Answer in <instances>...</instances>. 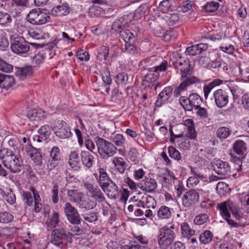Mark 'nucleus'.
Wrapping results in <instances>:
<instances>
[{
	"label": "nucleus",
	"instance_id": "nucleus-1",
	"mask_svg": "<svg viewBox=\"0 0 249 249\" xmlns=\"http://www.w3.org/2000/svg\"><path fill=\"white\" fill-rule=\"evenodd\" d=\"M178 67L180 71V76L183 80L174 91V95L176 97L186 91L188 87L194 84H199L201 82L200 79L197 77L192 76L193 68L191 66L189 60H185L178 63Z\"/></svg>",
	"mask_w": 249,
	"mask_h": 249
},
{
	"label": "nucleus",
	"instance_id": "nucleus-2",
	"mask_svg": "<svg viewBox=\"0 0 249 249\" xmlns=\"http://www.w3.org/2000/svg\"><path fill=\"white\" fill-rule=\"evenodd\" d=\"M233 164L231 168L229 163L221 160H217L213 161V166L214 170L218 175H227L229 173L235 178L237 174L235 171L240 172L242 170V159L239 158L233 159Z\"/></svg>",
	"mask_w": 249,
	"mask_h": 249
},
{
	"label": "nucleus",
	"instance_id": "nucleus-3",
	"mask_svg": "<svg viewBox=\"0 0 249 249\" xmlns=\"http://www.w3.org/2000/svg\"><path fill=\"white\" fill-rule=\"evenodd\" d=\"M0 158L4 166L12 173L20 171L22 161L18 156L11 150L3 148L0 150Z\"/></svg>",
	"mask_w": 249,
	"mask_h": 249
},
{
	"label": "nucleus",
	"instance_id": "nucleus-4",
	"mask_svg": "<svg viewBox=\"0 0 249 249\" xmlns=\"http://www.w3.org/2000/svg\"><path fill=\"white\" fill-rule=\"evenodd\" d=\"M100 156L103 159L113 156L117 152V148L111 142L99 136L94 139Z\"/></svg>",
	"mask_w": 249,
	"mask_h": 249
},
{
	"label": "nucleus",
	"instance_id": "nucleus-5",
	"mask_svg": "<svg viewBox=\"0 0 249 249\" xmlns=\"http://www.w3.org/2000/svg\"><path fill=\"white\" fill-rule=\"evenodd\" d=\"M174 228V226H165L160 230L158 241L160 249H166L173 242L175 234L172 229Z\"/></svg>",
	"mask_w": 249,
	"mask_h": 249
},
{
	"label": "nucleus",
	"instance_id": "nucleus-6",
	"mask_svg": "<svg viewBox=\"0 0 249 249\" xmlns=\"http://www.w3.org/2000/svg\"><path fill=\"white\" fill-rule=\"evenodd\" d=\"M231 204H232V202L230 201H223L218 203L216 205V208L219 210V214L222 218L227 222L231 228H237L242 225L240 223L234 221L231 218V214L230 211Z\"/></svg>",
	"mask_w": 249,
	"mask_h": 249
},
{
	"label": "nucleus",
	"instance_id": "nucleus-7",
	"mask_svg": "<svg viewBox=\"0 0 249 249\" xmlns=\"http://www.w3.org/2000/svg\"><path fill=\"white\" fill-rule=\"evenodd\" d=\"M27 20L34 25H42L50 20L49 14L39 8L32 9L27 16Z\"/></svg>",
	"mask_w": 249,
	"mask_h": 249
},
{
	"label": "nucleus",
	"instance_id": "nucleus-8",
	"mask_svg": "<svg viewBox=\"0 0 249 249\" xmlns=\"http://www.w3.org/2000/svg\"><path fill=\"white\" fill-rule=\"evenodd\" d=\"M179 100L181 106L187 111H192L193 107H199L203 103L201 97L196 93L190 94L188 97L181 96Z\"/></svg>",
	"mask_w": 249,
	"mask_h": 249
},
{
	"label": "nucleus",
	"instance_id": "nucleus-9",
	"mask_svg": "<svg viewBox=\"0 0 249 249\" xmlns=\"http://www.w3.org/2000/svg\"><path fill=\"white\" fill-rule=\"evenodd\" d=\"M11 48L14 53L21 54L27 53L30 46L22 36L14 35L11 38Z\"/></svg>",
	"mask_w": 249,
	"mask_h": 249
},
{
	"label": "nucleus",
	"instance_id": "nucleus-10",
	"mask_svg": "<svg viewBox=\"0 0 249 249\" xmlns=\"http://www.w3.org/2000/svg\"><path fill=\"white\" fill-rule=\"evenodd\" d=\"M63 239L67 240L70 243L71 242V237L67 234L66 231L63 228L54 230L51 233L50 242L58 249L63 246Z\"/></svg>",
	"mask_w": 249,
	"mask_h": 249
},
{
	"label": "nucleus",
	"instance_id": "nucleus-11",
	"mask_svg": "<svg viewBox=\"0 0 249 249\" xmlns=\"http://www.w3.org/2000/svg\"><path fill=\"white\" fill-rule=\"evenodd\" d=\"M64 212L67 219L71 223L76 225L80 223L81 218L77 210L70 202L65 204Z\"/></svg>",
	"mask_w": 249,
	"mask_h": 249
},
{
	"label": "nucleus",
	"instance_id": "nucleus-12",
	"mask_svg": "<svg viewBox=\"0 0 249 249\" xmlns=\"http://www.w3.org/2000/svg\"><path fill=\"white\" fill-rule=\"evenodd\" d=\"M212 100H213L215 105L219 108L226 107L229 103V93L222 89H218L213 91Z\"/></svg>",
	"mask_w": 249,
	"mask_h": 249
},
{
	"label": "nucleus",
	"instance_id": "nucleus-13",
	"mask_svg": "<svg viewBox=\"0 0 249 249\" xmlns=\"http://www.w3.org/2000/svg\"><path fill=\"white\" fill-rule=\"evenodd\" d=\"M198 191L192 189L187 191L182 197V205L190 208L198 202L199 199V193Z\"/></svg>",
	"mask_w": 249,
	"mask_h": 249
},
{
	"label": "nucleus",
	"instance_id": "nucleus-14",
	"mask_svg": "<svg viewBox=\"0 0 249 249\" xmlns=\"http://www.w3.org/2000/svg\"><path fill=\"white\" fill-rule=\"evenodd\" d=\"M84 187L91 197L94 198L97 202L100 203L105 201L104 195L98 186L89 182H86L84 184Z\"/></svg>",
	"mask_w": 249,
	"mask_h": 249
},
{
	"label": "nucleus",
	"instance_id": "nucleus-15",
	"mask_svg": "<svg viewBox=\"0 0 249 249\" xmlns=\"http://www.w3.org/2000/svg\"><path fill=\"white\" fill-rule=\"evenodd\" d=\"M22 151L24 155L29 157L33 162L37 165L42 163V156L38 150L33 147L31 144L23 145Z\"/></svg>",
	"mask_w": 249,
	"mask_h": 249
},
{
	"label": "nucleus",
	"instance_id": "nucleus-16",
	"mask_svg": "<svg viewBox=\"0 0 249 249\" xmlns=\"http://www.w3.org/2000/svg\"><path fill=\"white\" fill-rule=\"evenodd\" d=\"M53 130L56 135L61 139L69 138L72 134L70 127L63 121H56L53 126Z\"/></svg>",
	"mask_w": 249,
	"mask_h": 249
},
{
	"label": "nucleus",
	"instance_id": "nucleus-17",
	"mask_svg": "<svg viewBox=\"0 0 249 249\" xmlns=\"http://www.w3.org/2000/svg\"><path fill=\"white\" fill-rule=\"evenodd\" d=\"M138 186L142 191L149 193L155 192L158 187L157 181L155 179L146 177L138 183Z\"/></svg>",
	"mask_w": 249,
	"mask_h": 249
},
{
	"label": "nucleus",
	"instance_id": "nucleus-18",
	"mask_svg": "<svg viewBox=\"0 0 249 249\" xmlns=\"http://www.w3.org/2000/svg\"><path fill=\"white\" fill-rule=\"evenodd\" d=\"M101 187L109 198L116 199L119 196L118 187L111 180Z\"/></svg>",
	"mask_w": 249,
	"mask_h": 249
},
{
	"label": "nucleus",
	"instance_id": "nucleus-19",
	"mask_svg": "<svg viewBox=\"0 0 249 249\" xmlns=\"http://www.w3.org/2000/svg\"><path fill=\"white\" fill-rule=\"evenodd\" d=\"M61 160V153L58 147L54 146L52 148L50 154V159L49 160L47 167L50 170H52L57 166Z\"/></svg>",
	"mask_w": 249,
	"mask_h": 249
},
{
	"label": "nucleus",
	"instance_id": "nucleus-20",
	"mask_svg": "<svg viewBox=\"0 0 249 249\" xmlns=\"http://www.w3.org/2000/svg\"><path fill=\"white\" fill-rule=\"evenodd\" d=\"M67 195L69 200L76 203L79 207L86 198L83 193L79 192L75 190H69L67 192Z\"/></svg>",
	"mask_w": 249,
	"mask_h": 249
},
{
	"label": "nucleus",
	"instance_id": "nucleus-21",
	"mask_svg": "<svg viewBox=\"0 0 249 249\" xmlns=\"http://www.w3.org/2000/svg\"><path fill=\"white\" fill-rule=\"evenodd\" d=\"M159 75L157 73H150L147 74L142 81V85L152 88L154 87L155 90L159 86L160 83L158 81Z\"/></svg>",
	"mask_w": 249,
	"mask_h": 249
},
{
	"label": "nucleus",
	"instance_id": "nucleus-22",
	"mask_svg": "<svg viewBox=\"0 0 249 249\" xmlns=\"http://www.w3.org/2000/svg\"><path fill=\"white\" fill-rule=\"evenodd\" d=\"M172 91L173 89L171 86L165 88L158 95V99L156 103L157 106L160 107L163 104L167 102L171 97Z\"/></svg>",
	"mask_w": 249,
	"mask_h": 249
},
{
	"label": "nucleus",
	"instance_id": "nucleus-23",
	"mask_svg": "<svg viewBox=\"0 0 249 249\" xmlns=\"http://www.w3.org/2000/svg\"><path fill=\"white\" fill-rule=\"evenodd\" d=\"M70 12L69 6L67 3H63L53 7L51 10L52 15L56 17L67 15Z\"/></svg>",
	"mask_w": 249,
	"mask_h": 249
},
{
	"label": "nucleus",
	"instance_id": "nucleus-24",
	"mask_svg": "<svg viewBox=\"0 0 249 249\" xmlns=\"http://www.w3.org/2000/svg\"><path fill=\"white\" fill-rule=\"evenodd\" d=\"M207 48L208 45L207 44L200 43L187 47L185 51V53L192 56L196 55L206 50Z\"/></svg>",
	"mask_w": 249,
	"mask_h": 249
},
{
	"label": "nucleus",
	"instance_id": "nucleus-25",
	"mask_svg": "<svg viewBox=\"0 0 249 249\" xmlns=\"http://www.w3.org/2000/svg\"><path fill=\"white\" fill-rule=\"evenodd\" d=\"M69 164L71 169L74 171L79 170L81 168L80 160L77 151H72L69 156Z\"/></svg>",
	"mask_w": 249,
	"mask_h": 249
},
{
	"label": "nucleus",
	"instance_id": "nucleus-26",
	"mask_svg": "<svg viewBox=\"0 0 249 249\" xmlns=\"http://www.w3.org/2000/svg\"><path fill=\"white\" fill-rule=\"evenodd\" d=\"M80 159L83 164L86 167H91L94 163V157L88 151H82L80 153Z\"/></svg>",
	"mask_w": 249,
	"mask_h": 249
},
{
	"label": "nucleus",
	"instance_id": "nucleus-27",
	"mask_svg": "<svg viewBox=\"0 0 249 249\" xmlns=\"http://www.w3.org/2000/svg\"><path fill=\"white\" fill-rule=\"evenodd\" d=\"M223 84V81L219 79L213 80L209 83L205 85L203 87L204 95L205 100L208 98L209 94L211 90L215 87Z\"/></svg>",
	"mask_w": 249,
	"mask_h": 249
},
{
	"label": "nucleus",
	"instance_id": "nucleus-28",
	"mask_svg": "<svg viewBox=\"0 0 249 249\" xmlns=\"http://www.w3.org/2000/svg\"><path fill=\"white\" fill-rule=\"evenodd\" d=\"M181 233L182 237L190 239L195 234V231L192 229L187 222H183L180 225Z\"/></svg>",
	"mask_w": 249,
	"mask_h": 249
},
{
	"label": "nucleus",
	"instance_id": "nucleus-29",
	"mask_svg": "<svg viewBox=\"0 0 249 249\" xmlns=\"http://www.w3.org/2000/svg\"><path fill=\"white\" fill-rule=\"evenodd\" d=\"M112 163L117 170L120 173H124L126 169V162L121 157H115L113 159Z\"/></svg>",
	"mask_w": 249,
	"mask_h": 249
},
{
	"label": "nucleus",
	"instance_id": "nucleus-30",
	"mask_svg": "<svg viewBox=\"0 0 249 249\" xmlns=\"http://www.w3.org/2000/svg\"><path fill=\"white\" fill-rule=\"evenodd\" d=\"M233 150L238 155L243 156L247 150L246 144L242 140H237L233 144Z\"/></svg>",
	"mask_w": 249,
	"mask_h": 249
},
{
	"label": "nucleus",
	"instance_id": "nucleus-31",
	"mask_svg": "<svg viewBox=\"0 0 249 249\" xmlns=\"http://www.w3.org/2000/svg\"><path fill=\"white\" fill-rule=\"evenodd\" d=\"M32 73L33 70L31 66H25L18 69L16 72V75L21 80H23L26 77L31 75Z\"/></svg>",
	"mask_w": 249,
	"mask_h": 249
},
{
	"label": "nucleus",
	"instance_id": "nucleus-32",
	"mask_svg": "<svg viewBox=\"0 0 249 249\" xmlns=\"http://www.w3.org/2000/svg\"><path fill=\"white\" fill-rule=\"evenodd\" d=\"M157 215L160 219H168L171 217L172 213L169 207L162 206L158 211Z\"/></svg>",
	"mask_w": 249,
	"mask_h": 249
},
{
	"label": "nucleus",
	"instance_id": "nucleus-33",
	"mask_svg": "<svg viewBox=\"0 0 249 249\" xmlns=\"http://www.w3.org/2000/svg\"><path fill=\"white\" fill-rule=\"evenodd\" d=\"M15 83L13 76L5 74L0 87L5 89H8L12 87Z\"/></svg>",
	"mask_w": 249,
	"mask_h": 249
},
{
	"label": "nucleus",
	"instance_id": "nucleus-34",
	"mask_svg": "<svg viewBox=\"0 0 249 249\" xmlns=\"http://www.w3.org/2000/svg\"><path fill=\"white\" fill-rule=\"evenodd\" d=\"M0 194L2 195L3 198L10 204L12 205L16 202V196L11 189H8L6 192L1 190Z\"/></svg>",
	"mask_w": 249,
	"mask_h": 249
},
{
	"label": "nucleus",
	"instance_id": "nucleus-35",
	"mask_svg": "<svg viewBox=\"0 0 249 249\" xmlns=\"http://www.w3.org/2000/svg\"><path fill=\"white\" fill-rule=\"evenodd\" d=\"M59 213L57 212H54L51 217L46 221L47 227L50 229L55 228L58 223L59 218Z\"/></svg>",
	"mask_w": 249,
	"mask_h": 249
},
{
	"label": "nucleus",
	"instance_id": "nucleus-36",
	"mask_svg": "<svg viewBox=\"0 0 249 249\" xmlns=\"http://www.w3.org/2000/svg\"><path fill=\"white\" fill-rule=\"evenodd\" d=\"M30 190L34 196L35 203L34 210L36 213H38L41 211L42 206V205L40 202L41 201L40 197L34 187H31Z\"/></svg>",
	"mask_w": 249,
	"mask_h": 249
},
{
	"label": "nucleus",
	"instance_id": "nucleus-37",
	"mask_svg": "<svg viewBox=\"0 0 249 249\" xmlns=\"http://www.w3.org/2000/svg\"><path fill=\"white\" fill-rule=\"evenodd\" d=\"M99 175L98 182L100 187L103 186L105 183L111 180L110 178L108 177L106 171L103 168H100L99 169Z\"/></svg>",
	"mask_w": 249,
	"mask_h": 249
},
{
	"label": "nucleus",
	"instance_id": "nucleus-38",
	"mask_svg": "<svg viewBox=\"0 0 249 249\" xmlns=\"http://www.w3.org/2000/svg\"><path fill=\"white\" fill-rule=\"evenodd\" d=\"M230 212L232 216L238 221L241 220L243 218V213L241 211L240 208L233 203L230 207Z\"/></svg>",
	"mask_w": 249,
	"mask_h": 249
},
{
	"label": "nucleus",
	"instance_id": "nucleus-39",
	"mask_svg": "<svg viewBox=\"0 0 249 249\" xmlns=\"http://www.w3.org/2000/svg\"><path fill=\"white\" fill-rule=\"evenodd\" d=\"M176 142L178 148L183 150H187L190 147V142L189 139L186 137H180V139L177 140Z\"/></svg>",
	"mask_w": 249,
	"mask_h": 249
},
{
	"label": "nucleus",
	"instance_id": "nucleus-40",
	"mask_svg": "<svg viewBox=\"0 0 249 249\" xmlns=\"http://www.w3.org/2000/svg\"><path fill=\"white\" fill-rule=\"evenodd\" d=\"M143 201L144 207L147 208L154 209L156 206V201L152 197L148 195H145L142 196Z\"/></svg>",
	"mask_w": 249,
	"mask_h": 249
},
{
	"label": "nucleus",
	"instance_id": "nucleus-41",
	"mask_svg": "<svg viewBox=\"0 0 249 249\" xmlns=\"http://www.w3.org/2000/svg\"><path fill=\"white\" fill-rule=\"evenodd\" d=\"M12 19L11 16L7 13L0 12V25L8 26L12 22Z\"/></svg>",
	"mask_w": 249,
	"mask_h": 249
},
{
	"label": "nucleus",
	"instance_id": "nucleus-42",
	"mask_svg": "<svg viewBox=\"0 0 249 249\" xmlns=\"http://www.w3.org/2000/svg\"><path fill=\"white\" fill-rule=\"evenodd\" d=\"M96 205V202L90 198L86 197L82 203V204L80 205V208L90 210L95 207Z\"/></svg>",
	"mask_w": 249,
	"mask_h": 249
},
{
	"label": "nucleus",
	"instance_id": "nucleus-43",
	"mask_svg": "<svg viewBox=\"0 0 249 249\" xmlns=\"http://www.w3.org/2000/svg\"><path fill=\"white\" fill-rule=\"evenodd\" d=\"M213 238V234L210 231L206 230L200 234L199 237V241L202 244H207L210 243Z\"/></svg>",
	"mask_w": 249,
	"mask_h": 249
},
{
	"label": "nucleus",
	"instance_id": "nucleus-44",
	"mask_svg": "<svg viewBox=\"0 0 249 249\" xmlns=\"http://www.w3.org/2000/svg\"><path fill=\"white\" fill-rule=\"evenodd\" d=\"M159 10L163 13H167L172 11V3L169 0L161 1L158 7Z\"/></svg>",
	"mask_w": 249,
	"mask_h": 249
},
{
	"label": "nucleus",
	"instance_id": "nucleus-45",
	"mask_svg": "<svg viewBox=\"0 0 249 249\" xmlns=\"http://www.w3.org/2000/svg\"><path fill=\"white\" fill-rule=\"evenodd\" d=\"M38 132L41 138L45 140L50 135L51 128L48 125H44L40 127Z\"/></svg>",
	"mask_w": 249,
	"mask_h": 249
},
{
	"label": "nucleus",
	"instance_id": "nucleus-46",
	"mask_svg": "<svg viewBox=\"0 0 249 249\" xmlns=\"http://www.w3.org/2000/svg\"><path fill=\"white\" fill-rule=\"evenodd\" d=\"M231 131L229 128L221 127L217 130L216 136L219 139H225L231 134Z\"/></svg>",
	"mask_w": 249,
	"mask_h": 249
},
{
	"label": "nucleus",
	"instance_id": "nucleus-47",
	"mask_svg": "<svg viewBox=\"0 0 249 249\" xmlns=\"http://www.w3.org/2000/svg\"><path fill=\"white\" fill-rule=\"evenodd\" d=\"M129 159L135 163H137L140 160L139 153L138 150L134 147H132L128 153Z\"/></svg>",
	"mask_w": 249,
	"mask_h": 249
},
{
	"label": "nucleus",
	"instance_id": "nucleus-48",
	"mask_svg": "<svg viewBox=\"0 0 249 249\" xmlns=\"http://www.w3.org/2000/svg\"><path fill=\"white\" fill-rule=\"evenodd\" d=\"M45 55L42 53L36 54L34 56L32 59V64L33 67H37L43 63L45 59Z\"/></svg>",
	"mask_w": 249,
	"mask_h": 249
},
{
	"label": "nucleus",
	"instance_id": "nucleus-49",
	"mask_svg": "<svg viewBox=\"0 0 249 249\" xmlns=\"http://www.w3.org/2000/svg\"><path fill=\"white\" fill-rule=\"evenodd\" d=\"M209 220V216L207 214H200L196 216L194 220L195 224L201 225L206 223Z\"/></svg>",
	"mask_w": 249,
	"mask_h": 249
},
{
	"label": "nucleus",
	"instance_id": "nucleus-50",
	"mask_svg": "<svg viewBox=\"0 0 249 249\" xmlns=\"http://www.w3.org/2000/svg\"><path fill=\"white\" fill-rule=\"evenodd\" d=\"M120 36L125 43L130 42L133 39V34L128 30H124L121 32Z\"/></svg>",
	"mask_w": 249,
	"mask_h": 249
},
{
	"label": "nucleus",
	"instance_id": "nucleus-51",
	"mask_svg": "<svg viewBox=\"0 0 249 249\" xmlns=\"http://www.w3.org/2000/svg\"><path fill=\"white\" fill-rule=\"evenodd\" d=\"M84 220L89 222H93L98 219V213L95 212H90L82 215Z\"/></svg>",
	"mask_w": 249,
	"mask_h": 249
},
{
	"label": "nucleus",
	"instance_id": "nucleus-52",
	"mask_svg": "<svg viewBox=\"0 0 249 249\" xmlns=\"http://www.w3.org/2000/svg\"><path fill=\"white\" fill-rule=\"evenodd\" d=\"M168 149V153L171 158L177 160H179L181 159L180 153L174 147L171 146Z\"/></svg>",
	"mask_w": 249,
	"mask_h": 249
},
{
	"label": "nucleus",
	"instance_id": "nucleus-53",
	"mask_svg": "<svg viewBox=\"0 0 249 249\" xmlns=\"http://www.w3.org/2000/svg\"><path fill=\"white\" fill-rule=\"evenodd\" d=\"M12 70V66L0 57V71L5 72H10Z\"/></svg>",
	"mask_w": 249,
	"mask_h": 249
},
{
	"label": "nucleus",
	"instance_id": "nucleus-54",
	"mask_svg": "<svg viewBox=\"0 0 249 249\" xmlns=\"http://www.w3.org/2000/svg\"><path fill=\"white\" fill-rule=\"evenodd\" d=\"M219 7V3L215 1L208 2L204 6L205 10L208 12H213L217 10Z\"/></svg>",
	"mask_w": 249,
	"mask_h": 249
},
{
	"label": "nucleus",
	"instance_id": "nucleus-55",
	"mask_svg": "<svg viewBox=\"0 0 249 249\" xmlns=\"http://www.w3.org/2000/svg\"><path fill=\"white\" fill-rule=\"evenodd\" d=\"M13 219V215L7 212H3L0 213V222L8 223L11 222Z\"/></svg>",
	"mask_w": 249,
	"mask_h": 249
},
{
	"label": "nucleus",
	"instance_id": "nucleus-56",
	"mask_svg": "<svg viewBox=\"0 0 249 249\" xmlns=\"http://www.w3.org/2000/svg\"><path fill=\"white\" fill-rule=\"evenodd\" d=\"M109 53V48L105 46L100 47L98 52V57L101 60H106Z\"/></svg>",
	"mask_w": 249,
	"mask_h": 249
},
{
	"label": "nucleus",
	"instance_id": "nucleus-57",
	"mask_svg": "<svg viewBox=\"0 0 249 249\" xmlns=\"http://www.w3.org/2000/svg\"><path fill=\"white\" fill-rule=\"evenodd\" d=\"M127 80V75L124 72L120 73L116 76V82L118 84L125 85Z\"/></svg>",
	"mask_w": 249,
	"mask_h": 249
},
{
	"label": "nucleus",
	"instance_id": "nucleus-58",
	"mask_svg": "<svg viewBox=\"0 0 249 249\" xmlns=\"http://www.w3.org/2000/svg\"><path fill=\"white\" fill-rule=\"evenodd\" d=\"M29 34L30 36L35 39L39 40L43 38L41 31L39 29H31L29 31Z\"/></svg>",
	"mask_w": 249,
	"mask_h": 249
},
{
	"label": "nucleus",
	"instance_id": "nucleus-59",
	"mask_svg": "<svg viewBox=\"0 0 249 249\" xmlns=\"http://www.w3.org/2000/svg\"><path fill=\"white\" fill-rule=\"evenodd\" d=\"M58 186L55 183L53 187V189L52 190V201L54 204H56L59 200V198L58 196Z\"/></svg>",
	"mask_w": 249,
	"mask_h": 249
},
{
	"label": "nucleus",
	"instance_id": "nucleus-60",
	"mask_svg": "<svg viewBox=\"0 0 249 249\" xmlns=\"http://www.w3.org/2000/svg\"><path fill=\"white\" fill-rule=\"evenodd\" d=\"M194 4V2L193 1L190 0H187L183 1L181 7L182 11L183 12H186L191 10Z\"/></svg>",
	"mask_w": 249,
	"mask_h": 249
},
{
	"label": "nucleus",
	"instance_id": "nucleus-61",
	"mask_svg": "<svg viewBox=\"0 0 249 249\" xmlns=\"http://www.w3.org/2000/svg\"><path fill=\"white\" fill-rule=\"evenodd\" d=\"M23 198L25 201V203H26L28 206L32 205L33 203V198L32 193L30 192L23 191Z\"/></svg>",
	"mask_w": 249,
	"mask_h": 249
},
{
	"label": "nucleus",
	"instance_id": "nucleus-62",
	"mask_svg": "<svg viewBox=\"0 0 249 249\" xmlns=\"http://www.w3.org/2000/svg\"><path fill=\"white\" fill-rule=\"evenodd\" d=\"M27 117L32 121H36L40 119L39 113L36 109L29 110L27 113Z\"/></svg>",
	"mask_w": 249,
	"mask_h": 249
},
{
	"label": "nucleus",
	"instance_id": "nucleus-63",
	"mask_svg": "<svg viewBox=\"0 0 249 249\" xmlns=\"http://www.w3.org/2000/svg\"><path fill=\"white\" fill-rule=\"evenodd\" d=\"M113 142L118 146H122L124 142V139L123 135L117 134L112 139Z\"/></svg>",
	"mask_w": 249,
	"mask_h": 249
},
{
	"label": "nucleus",
	"instance_id": "nucleus-64",
	"mask_svg": "<svg viewBox=\"0 0 249 249\" xmlns=\"http://www.w3.org/2000/svg\"><path fill=\"white\" fill-rule=\"evenodd\" d=\"M195 109L197 110L196 114L199 117L202 118H206L208 116V113L207 108L201 107V105L199 107L195 108Z\"/></svg>",
	"mask_w": 249,
	"mask_h": 249
}]
</instances>
